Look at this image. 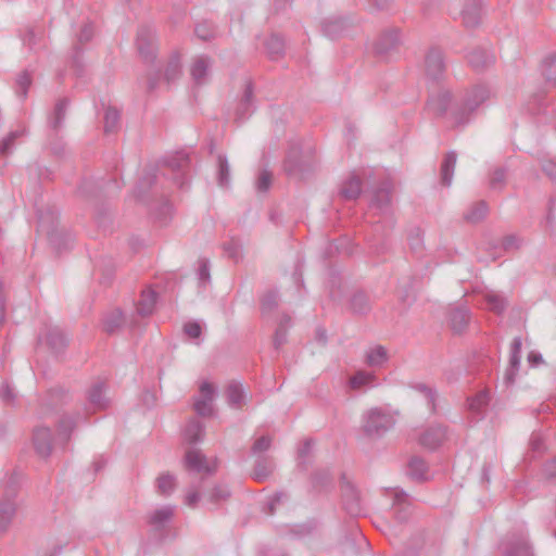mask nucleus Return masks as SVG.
<instances>
[{
    "mask_svg": "<svg viewBox=\"0 0 556 556\" xmlns=\"http://www.w3.org/2000/svg\"><path fill=\"white\" fill-rule=\"evenodd\" d=\"M491 96L488 87L478 85L467 91L462 105L453 112L454 126L466 125L471 117V114L484 103Z\"/></svg>",
    "mask_w": 556,
    "mask_h": 556,
    "instance_id": "f257e3e1",
    "label": "nucleus"
},
{
    "mask_svg": "<svg viewBox=\"0 0 556 556\" xmlns=\"http://www.w3.org/2000/svg\"><path fill=\"white\" fill-rule=\"evenodd\" d=\"M395 425L393 415L381 408L374 407L363 415V432L369 438L384 435Z\"/></svg>",
    "mask_w": 556,
    "mask_h": 556,
    "instance_id": "f03ea898",
    "label": "nucleus"
},
{
    "mask_svg": "<svg viewBox=\"0 0 556 556\" xmlns=\"http://www.w3.org/2000/svg\"><path fill=\"white\" fill-rule=\"evenodd\" d=\"M401 45V30L395 27L388 28L381 31L372 42V52L377 58L387 60L399 50Z\"/></svg>",
    "mask_w": 556,
    "mask_h": 556,
    "instance_id": "7ed1b4c3",
    "label": "nucleus"
},
{
    "mask_svg": "<svg viewBox=\"0 0 556 556\" xmlns=\"http://www.w3.org/2000/svg\"><path fill=\"white\" fill-rule=\"evenodd\" d=\"M17 488L14 481H10L5 488L3 496L0 500V533L9 530L17 510L18 503Z\"/></svg>",
    "mask_w": 556,
    "mask_h": 556,
    "instance_id": "20e7f679",
    "label": "nucleus"
},
{
    "mask_svg": "<svg viewBox=\"0 0 556 556\" xmlns=\"http://www.w3.org/2000/svg\"><path fill=\"white\" fill-rule=\"evenodd\" d=\"M164 165L173 174V180L179 188H185L189 182L190 157L185 151H178L164 159Z\"/></svg>",
    "mask_w": 556,
    "mask_h": 556,
    "instance_id": "39448f33",
    "label": "nucleus"
},
{
    "mask_svg": "<svg viewBox=\"0 0 556 556\" xmlns=\"http://www.w3.org/2000/svg\"><path fill=\"white\" fill-rule=\"evenodd\" d=\"M443 51L438 47L430 48L425 55V75L431 81H440L445 75Z\"/></svg>",
    "mask_w": 556,
    "mask_h": 556,
    "instance_id": "423d86ee",
    "label": "nucleus"
},
{
    "mask_svg": "<svg viewBox=\"0 0 556 556\" xmlns=\"http://www.w3.org/2000/svg\"><path fill=\"white\" fill-rule=\"evenodd\" d=\"M106 383L102 380L94 381L86 392L88 401L87 412L94 413L106 409L110 400L106 397Z\"/></svg>",
    "mask_w": 556,
    "mask_h": 556,
    "instance_id": "0eeeda50",
    "label": "nucleus"
},
{
    "mask_svg": "<svg viewBox=\"0 0 556 556\" xmlns=\"http://www.w3.org/2000/svg\"><path fill=\"white\" fill-rule=\"evenodd\" d=\"M200 394L193 403V409L201 417H210L214 413L213 401L216 390L210 382H202L200 386Z\"/></svg>",
    "mask_w": 556,
    "mask_h": 556,
    "instance_id": "6e6552de",
    "label": "nucleus"
},
{
    "mask_svg": "<svg viewBox=\"0 0 556 556\" xmlns=\"http://www.w3.org/2000/svg\"><path fill=\"white\" fill-rule=\"evenodd\" d=\"M155 34L149 26H142L137 34V49L140 56L146 62H151L155 58Z\"/></svg>",
    "mask_w": 556,
    "mask_h": 556,
    "instance_id": "1a4fd4ad",
    "label": "nucleus"
},
{
    "mask_svg": "<svg viewBox=\"0 0 556 556\" xmlns=\"http://www.w3.org/2000/svg\"><path fill=\"white\" fill-rule=\"evenodd\" d=\"M255 110L254 86L251 80H247L242 91V96L236 108V122L242 123L247 121Z\"/></svg>",
    "mask_w": 556,
    "mask_h": 556,
    "instance_id": "9d476101",
    "label": "nucleus"
},
{
    "mask_svg": "<svg viewBox=\"0 0 556 556\" xmlns=\"http://www.w3.org/2000/svg\"><path fill=\"white\" fill-rule=\"evenodd\" d=\"M185 466L188 470L213 475L216 471V464L210 465L205 455L200 450H189L185 455Z\"/></svg>",
    "mask_w": 556,
    "mask_h": 556,
    "instance_id": "9b49d317",
    "label": "nucleus"
},
{
    "mask_svg": "<svg viewBox=\"0 0 556 556\" xmlns=\"http://www.w3.org/2000/svg\"><path fill=\"white\" fill-rule=\"evenodd\" d=\"M212 63V59L204 54L193 59L190 65V75L194 85L202 86L208 81Z\"/></svg>",
    "mask_w": 556,
    "mask_h": 556,
    "instance_id": "f8f14e48",
    "label": "nucleus"
},
{
    "mask_svg": "<svg viewBox=\"0 0 556 556\" xmlns=\"http://www.w3.org/2000/svg\"><path fill=\"white\" fill-rule=\"evenodd\" d=\"M522 341L520 337L514 338L510 345L509 364L505 371L504 380L506 384H513L520 368V353Z\"/></svg>",
    "mask_w": 556,
    "mask_h": 556,
    "instance_id": "ddd939ff",
    "label": "nucleus"
},
{
    "mask_svg": "<svg viewBox=\"0 0 556 556\" xmlns=\"http://www.w3.org/2000/svg\"><path fill=\"white\" fill-rule=\"evenodd\" d=\"M33 443L37 454L41 457L50 456L52 452V432L48 427H37L33 433Z\"/></svg>",
    "mask_w": 556,
    "mask_h": 556,
    "instance_id": "4468645a",
    "label": "nucleus"
},
{
    "mask_svg": "<svg viewBox=\"0 0 556 556\" xmlns=\"http://www.w3.org/2000/svg\"><path fill=\"white\" fill-rule=\"evenodd\" d=\"M446 438V429L443 426L434 425L427 428L419 437V443L429 450L439 447Z\"/></svg>",
    "mask_w": 556,
    "mask_h": 556,
    "instance_id": "2eb2a0df",
    "label": "nucleus"
},
{
    "mask_svg": "<svg viewBox=\"0 0 556 556\" xmlns=\"http://www.w3.org/2000/svg\"><path fill=\"white\" fill-rule=\"evenodd\" d=\"M393 185L390 180H383L374 192L371 205L381 212H388L391 206Z\"/></svg>",
    "mask_w": 556,
    "mask_h": 556,
    "instance_id": "dca6fc26",
    "label": "nucleus"
},
{
    "mask_svg": "<svg viewBox=\"0 0 556 556\" xmlns=\"http://www.w3.org/2000/svg\"><path fill=\"white\" fill-rule=\"evenodd\" d=\"M79 418H80L79 414H74V415L64 414L61 416V418L59 419L58 425H56V430H58L59 441L62 444L65 445L68 443V441L71 439V434L74 431V429L77 427Z\"/></svg>",
    "mask_w": 556,
    "mask_h": 556,
    "instance_id": "f3484780",
    "label": "nucleus"
},
{
    "mask_svg": "<svg viewBox=\"0 0 556 556\" xmlns=\"http://www.w3.org/2000/svg\"><path fill=\"white\" fill-rule=\"evenodd\" d=\"M451 100L452 94L448 90H440L437 94H433L428 99V110L435 116H444L447 112Z\"/></svg>",
    "mask_w": 556,
    "mask_h": 556,
    "instance_id": "a211bd4d",
    "label": "nucleus"
},
{
    "mask_svg": "<svg viewBox=\"0 0 556 556\" xmlns=\"http://www.w3.org/2000/svg\"><path fill=\"white\" fill-rule=\"evenodd\" d=\"M274 469L275 462L273 457L266 455L256 456L252 478L257 482H263L271 476Z\"/></svg>",
    "mask_w": 556,
    "mask_h": 556,
    "instance_id": "6ab92c4d",
    "label": "nucleus"
},
{
    "mask_svg": "<svg viewBox=\"0 0 556 556\" xmlns=\"http://www.w3.org/2000/svg\"><path fill=\"white\" fill-rule=\"evenodd\" d=\"M283 167L286 173L290 176L300 175L305 170L306 165L301 159V150L298 144L289 149Z\"/></svg>",
    "mask_w": 556,
    "mask_h": 556,
    "instance_id": "aec40b11",
    "label": "nucleus"
},
{
    "mask_svg": "<svg viewBox=\"0 0 556 556\" xmlns=\"http://www.w3.org/2000/svg\"><path fill=\"white\" fill-rule=\"evenodd\" d=\"M348 20L342 16H331L321 22V30L325 36L336 39L348 28Z\"/></svg>",
    "mask_w": 556,
    "mask_h": 556,
    "instance_id": "412c9836",
    "label": "nucleus"
},
{
    "mask_svg": "<svg viewBox=\"0 0 556 556\" xmlns=\"http://www.w3.org/2000/svg\"><path fill=\"white\" fill-rule=\"evenodd\" d=\"M470 312L466 306H457L450 311L448 323L455 333H462L468 326Z\"/></svg>",
    "mask_w": 556,
    "mask_h": 556,
    "instance_id": "4be33fe9",
    "label": "nucleus"
},
{
    "mask_svg": "<svg viewBox=\"0 0 556 556\" xmlns=\"http://www.w3.org/2000/svg\"><path fill=\"white\" fill-rule=\"evenodd\" d=\"M227 403L230 407L241 409L245 405L247 393L241 383L231 381L225 390Z\"/></svg>",
    "mask_w": 556,
    "mask_h": 556,
    "instance_id": "5701e85b",
    "label": "nucleus"
},
{
    "mask_svg": "<svg viewBox=\"0 0 556 556\" xmlns=\"http://www.w3.org/2000/svg\"><path fill=\"white\" fill-rule=\"evenodd\" d=\"M481 15L482 2L480 0H470L462 11L463 22L467 28L478 26L481 21Z\"/></svg>",
    "mask_w": 556,
    "mask_h": 556,
    "instance_id": "b1692460",
    "label": "nucleus"
},
{
    "mask_svg": "<svg viewBox=\"0 0 556 556\" xmlns=\"http://www.w3.org/2000/svg\"><path fill=\"white\" fill-rule=\"evenodd\" d=\"M343 506L348 514L358 516L362 511L359 494L357 490L350 483L343 488Z\"/></svg>",
    "mask_w": 556,
    "mask_h": 556,
    "instance_id": "393cba45",
    "label": "nucleus"
},
{
    "mask_svg": "<svg viewBox=\"0 0 556 556\" xmlns=\"http://www.w3.org/2000/svg\"><path fill=\"white\" fill-rule=\"evenodd\" d=\"M157 300V293L151 288L142 290L136 311L141 317H148L153 314Z\"/></svg>",
    "mask_w": 556,
    "mask_h": 556,
    "instance_id": "a878e982",
    "label": "nucleus"
},
{
    "mask_svg": "<svg viewBox=\"0 0 556 556\" xmlns=\"http://www.w3.org/2000/svg\"><path fill=\"white\" fill-rule=\"evenodd\" d=\"M456 162L457 154L455 151H450L444 155L440 168V180L442 186H451Z\"/></svg>",
    "mask_w": 556,
    "mask_h": 556,
    "instance_id": "bb28decb",
    "label": "nucleus"
},
{
    "mask_svg": "<svg viewBox=\"0 0 556 556\" xmlns=\"http://www.w3.org/2000/svg\"><path fill=\"white\" fill-rule=\"evenodd\" d=\"M174 506L166 505L148 515V523L156 530H161L173 518Z\"/></svg>",
    "mask_w": 556,
    "mask_h": 556,
    "instance_id": "cd10ccee",
    "label": "nucleus"
},
{
    "mask_svg": "<svg viewBox=\"0 0 556 556\" xmlns=\"http://www.w3.org/2000/svg\"><path fill=\"white\" fill-rule=\"evenodd\" d=\"M468 62L476 71H482L494 62V56L482 48H476L468 54Z\"/></svg>",
    "mask_w": 556,
    "mask_h": 556,
    "instance_id": "c85d7f7f",
    "label": "nucleus"
},
{
    "mask_svg": "<svg viewBox=\"0 0 556 556\" xmlns=\"http://www.w3.org/2000/svg\"><path fill=\"white\" fill-rule=\"evenodd\" d=\"M125 323V317L119 308L106 313L103 317V330L108 334L117 332Z\"/></svg>",
    "mask_w": 556,
    "mask_h": 556,
    "instance_id": "c756f323",
    "label": "nucleus"
},
{
    "mask_svg": "<svg viewBox=\"0 0 556 556\" xmlns=\"http://www.w3.org/2000/svg\"><path fill=\"white\" fill-rule=\"evenodd\" d=\"M204 433L205 426L195 418L190 419L184 430L185 440L190 444H195L202 441Z\"/></svg>",
    "mask_w": 556,
    "mask_h": 556,
    "instance_id": "7c9ffc66",
    "label": "nucleus"
},
{
    "mask_svg": "<svg viewBox=\"0 0 556 556\" xmlns=\"http://www.w3.org/2000/svg\"><path fill=\"white\" fill-rule=\"evenodd\" d=\"M362 192V180L358 176L352 175L343 181L340 188V195L344 200H356Z\"/></svg>",
    "mask_w": 556,
    "mask_h": 556,
    "instance_id": "2f4dec72",
    "label": "nucleus"
},
{
    "mask_svg": "<svg viewBox=\"0 0 556 556\" xmlns=\"http://www.w3.org/2000/svg\"><path fill=\"white\" fill-rule=\"evenodd\" d=\"M265 49L271 60H277L285 54V40L279 35L273 34L266 40Z\"/></svg>",
    "mask_w": 556,
    "mask_h": 556,
    "instance_id": "473e14b6",
    "label": "nucleus"
},
{
    "mask_svg": "<svg viewBox=\"0 0 556 556\" xmlns=\"http://www.w3.org/2000/svg\"><path fill=\"white\" fill-rule=\"evenodd\" d=\"M68 104L70 100L67 98L60 99L55 103L53 115L49 121V125L53 130L56 131L62 126Z\"/></svg>",
    "mask_w": 556,
    "mask_h": 556,
    "instance_id": "72a5a7b5",
    "label": "nucleus"
},
{
    "mask_svg": "<svg viewBox=\"0 0 556 556\" xmlns=\"http://www.w3.org/2000/svg\"><path fill=\"white\" fill-rule=\"evenodd\" d=\"M46 341L54 352L63 351L67 344L66 336L58 328L50 329L47 332Z\"/></svg>",
    "mask_w": 556,
    "mask_h": 556,
    "instance_id": "f704fd0d",
    "label": "nucleus"
},
{
    "mask_svg": "<svg viewBox=\"0 0 556 556\" xmlns=\"http://www.w3.org/2000/svg\"><path fill=\"white\" fill-rule=\"evenodd\" d=\"M488 212H489V206H488L486 202L485 201H479V202L475 203L468 210V212L464 215V218L468 223L476 224V223H479L482 219H484L486 214H488Z\"/></svg>",
    "mask_w": 556,
    "mask_h": 556,
    "instance_id": "c9c22d12",
    "label": "nucleus"
},
{
    "mask_svg": "<svg viewBox=\"0 0 556 556\" xmlns=\"http://www.w3.org/2000/svg\"><path fill=\"white\" fill-rule=\"evenodd\" d=\"M217 182L220 187H228L230 182V166L226 155H217Z\"/></svg>",
    "mask_w": 556,
    "mask_h": 556,
    "instance_id": "e433bc0d",
    "label": "nucleus"
},
{
    "mask_svg": "<svg viewBox=\"0 0 556 556\" xmlns=\"http://www.w3.org/2000/svg\"><path fill=\"white\" fill-rule=\"evenodd\" d=\"M121 113L116 108L108 106L104 112V132L113 134L118 129Z\"/></svg>",
    "mask_w": 556,
    "mask_h": 556,
    "instance_id": "4c0bfd02",
    "label": "nucleus"
},
{
    "mask_svg": "<svg viewBox=\"0 0 556 556\" xmlns=\"http://www.w3.org/2000/svg\"><path fill=\"white\" fill-rule=\"evenodd\" d=\"M484 300L491 312L495 314H502L507 307L506 299L495 292H488L484 294Z\"/></svg>",
    "mask_w": 556,
    "mask_h": 556,
    "instance_id": "58836bf2",
    "label": "nucleus"
},
{
    "mask_svg": "<svg viewBox=\"0 0 556 556\" xmlns=\"http://www.w3.org/2000/svg\"><path fill=\"white\" fill-rule=\"evenodd\" d=\"M181 75V63L178 54H173L165 68V79L168 84L177 80Z\"/></svg>",
    "mask_w": 556,
    "mask_h": 556,
    "instance_id": "ea45409f",
    "label": "nucleus"
},
{
    "mask_svg": "<svg viewBox=\"0 0 556 556\" xmlns=\"http://www.w3.org/2000/svg\"><path fill=\"white\" fill-rule=\"evenodd\" d=\"M194 34L202 41H211L216 38V28L213 23L202 21L195 25Z\"/></svg>",
    "mask_w": 556,
    "mask_h": 556,
    "instance_id": "a19ab883",
    "label": "nucleus"
},
{
    "mask_svg": "<svg viewBox=\"0 0 556 556\" xmlns=\"http://www.w3.org/2000/svg\"><path fill=\"white\" fill-rule=\"evenodd\" d=\"M350 306L355 314H366L370 309L369 299L365 293L357 292L352 296Z\"/></svg>",
    "mask_w": 556,
    "mask_h": 556,
    "instance_id": "79ce46f5",
    "label": "nucleus"
},
{
    "mask_svg": "<svg viewBox=\"0 0 556 556\" xmlns=\"http://www.w3.org/2000/svg\"><path fill=\"white\" fill-rule=\"evenodd\" d=\"M387 359V350L381 345L369 350L366 354V363L371 367L381 366Z\"/></svg>",
    "mask_w": 556,
    "mask_h": 556,
    "instance_id": "37998d69",
    "label": "nucleus"
},
{
    "mask_svg": "<svg viewBox=\"0 0 556 556\" xmlns=\"http://www.w3.org/2000/svg\"><path fill=\"white\" fill-rule=\"evenodd\" d=\"M427 464L419 457H413L408 463V475L416 480H422L426 478Z\"/></svg>",
    "mask_w": 556,
    "mask_h": 556,
    "instance_id": "c03bdc74",
    "label": "nucleus"
},
{
    "mask_svg": "<svg viewBox=\"0 0 556 556\" xmlns=\"http://www.w3.org/2000/svg\"><path fill=\"white\" fill-rule=\"evenodd\" d=\"M488 392L480 391L475 396L468 399V409L473 414H480L488 405Z\"/></svg>",
    "mask_w": 556,
    "mask_h": 556,
    "instance_id": "a18cd8bd",
    "label": "nucleus"
},
{
    "mask_svg": "<svg viewBox=\"0 0 556 556\" xmlns=\"http://www.w3.org/2000/svg\"><path fill=\"white\" fill-rule=\"evenodd\" d=\"M507 177V169L505 167H496L490 175L489 186L492 190L501 191L505 184Z\"/></svg>",
    "mask_w": 556,
    "mask_h": 556,
    "instance_id": "49530a36",
    "label": "nucleus"
},
{
    "mask_svg": "<svg viewBox=\"0 0 556 556\" xmlns=\"http://www.w3.org/2000/svg\"><path fill=\"white\" fill-rule=\"evenodd\" d=\"M414 389L424 395L430 409L432 412H435V408H437L435 402H437V397H438L437 391L433 388H431L425 383H417L414 386Z\"/></svg>",
    "mask_w": 556,
    "mask_h": 556,
    "instance_id": "de8ad7c7",
    "label": "nucleus"
},
{
    "mask_svg": "<svg viewBox=\"0 0 556 556\" xmlns=\"http://www.w3.org/2000/svg\"><path fill=\"white\" fill-rule=\"evenodd\" d=\"M409 248L415 253H421L424 250V231L419 227H414L408 233Z\"/></svg>",
    "mask_w": 556,
    "mask_h": 556,
    "instance_id": "09e8293b",
    "label": "nucleus"
},
{
    "mask_svg": "<svg viewBox=\"0 0 556 556\" xmlns=\"http://www.w3.org/2000/svg\"><path fill=\"white\" fill-rule=\"evenodd\" d=\"M26 132L25 128L16 129L11 131L5 138H3L0 142V154L7 155L11 152L14 142L17 138H21Z\"/></svg>",
    "mask_w": 556,
    "mask_h": 556,
    "instance_id": "8fccbe9b",
    "label": "nucleus"
},
{
    "mask_svg": "<svg viewBox=\"0 0 556 556\" xmlns=\"http://www.w3.org/2000/svg\"><path fill=\"white\" fill-rule=\"evenodd\" d=\"M176 486V479L173 475L163 473L157 478V490L159 493L167 496L169 495Z\"/></svg>",
    "mask_w": 556,
    "mask_h": 556,
    "instance_id": "3c124183",
    "label": "nucleus"
},
{
    "mask_svg": "<svg viewBox=\"0 0 556 556\" xmlns=\"http://www.w3.org/2000/svg\"><path fill=\"white\" fill-rule=\"evenodd\" d=\"M278 306V293L276 291H267L261 299L262 314L271 313Z\"/></svg>",
    "mask_w": 556,
    "mask_h": 556,
    "instance_id": "603ef678",
    "label": "nucleus"
},
{
    "mask_svg": "<svg viewBox=\"0 0 556 556\" xmlns=\"http://www.w3.org/2000/svg\"><path fill=\"white\" fill-rule=\"evenodd\" d=\"M49 242L54 249L61 251L62 244L66 248L67 242L71 240V236L63 230L53 229L48 233Z\"/></svg>",
    "mask_w": 556,
    "mask_h": 556,
    "instance_id": "864d4df0",
    "label": "nucleus"
},
{
    "mask_svg": "<svg viewBox=\"0 0 556 556\" xmlns=\"http://www.w3.org/2000/svg\"><path fill=\"white\" fill-rule=\"evenodd\" d=\"M543 75L545 79L556 86V54L547 56L543 63Z\"/></svg>",
    "mask_w": 556,
    "mask_h": 556,
    "instance_id": "5fc2aeb1",
    "label": "nucleus"
},
{
    "mask_svg": "<svg viewBox=\"0 0 556 556\" xmlns=\"http://www.w3.org/2000/svg\"><path fill=\"white\" fill-rule=\"evenodd\" d=\"M273 438L268 434L257 438L251 446V452L255 456L263 455L271 447Z\"/></svg>",
    "mask_w": 556,
    "mask_h": 556,
    "instance_id": "6e6d98bb",
    "label": "nucleus"
},
{
    "mask_svg": "<svg viewBox=\"0 0 556 556\" xmlns=\"http://www.w3.org/2000/svg\"><path fill=\"white\" fill-rule=\"evenodd\" d=\"M375 379V375L367 371H357L350 379L352 389H359L364 386L370 384Z\"/></svg>",
    "mask_w": 556,
    "mask_h": 556,
    "instance_id": "4d7b16f0",
    "label": "nucleus"
},
{
    "mask_svg": "<svg viewBox=\"0 0 556 556\" xmlns=\"http://www.w3.org/2000/svg\"><path fill=\"white\" fill-rule=\"evenodd\" d=\"M30 85H31L30 73L27 71H23L17 76V79H16V86H17L16 93L21 98L25 99L27 97V92H28Z\"/></svg>",
    "mask_w": 556,
    "mask_h": 556,
    "instance_id": "13d9d810",
    "label": "nucleus"
},
{
    "mask_svg": "<svg viewBox=\"0 0 556 556\" xmlns=\"http://www.w3.org/2000/svg\"><path fill=\"white\" fill-rule=\"evenodd\" d=\"M504 553L508 556H532L530 546L527 542L523 541L509 546H505Z\"/></svg>",
    "mask_w": 556,
    "mask_h": 556,
    "instance_id": "bf43d9fd",
    "label": "nucleus"
},
{
    "mask_svg": "<svg viewBox=\"0 0 556 556\" xmlns=\"http://www.w3.org/2000/svg\"><path fill=\"white\" fill-rule=\"evenodd\" d=\"M156 180L154 173H147L138 182L136 188V195L141 199L146 191L150 189Z\"/></svg>",
    "mask_w": 556,
    "mask_h": 556,
    "instance_id": "052dcab7",
    "label": "nucleus"
},
{
    "mask_svg": "<svg viewBox=\"0 0 556 556\" xmlns=\"http://www.w3.org/2000/svg\"><path fill=\"white\" fill-rule=\"evenodd\" d=\"M92 37H93V26L91 23H87L83 26V28L80 29V31L78 34V37H77L78 45L75 46V50L77 52H79L81 49L80 46L90 41Z\"/></svg>",
    "mask_w": 556,
    "mask_h": 556,
    "instance_id": "680f3d73",
    "label": "nucleus"
},
{
    "mask_svg": "<svg viewBox=\"0 0 556 556\" xmlns=\"http://www.w3.org/2000/svg\"><path fill=\"white\" fill-rule=\"evenodd\" d=\"M273 175L268 170H262L256 180V189L260 192H266L270 188Z\"/></svg>",
    "mask_w": 556,
    "mask_h": 556,
    "instance_id": "e2e57ef3",
    "label": "nucleus"
},
{
    "mask_svg": "<svg viewBox=\"0 0 556 556\" xmlns=\"http://www.w3.org/2000/svg\"><path fill=\"white\" fill-rule=\"evenodd\" d=\"M230 496V492L226 485H216L210 493V501L218 503L226 501Z\"/></svg>",
    "mask_w": 556,
    "mask_h": 556,
    "instance_id": "0e129e2a",
    "label": "nucleus"
},
{
    "mask_svg": "<svg viewBox=\"0 0 556 556\" xmlns=\"http://www.w3.org/2000/svg\"><path fill=\"white\" fill-rule=\"evenodd\" d=\"M287 332L288 330L283 323H279L274 334V346L276 350H279L286 343Z\"/></svg>",
    "mask_w": 556,
    "mask_h": 556,
    "instance_id": "69168bd1",
    "label": "nucleus"
},
{
    "mask_svg": "<svg viewBox=\"0 0 556 556\" xmlns=\"http://www.w3.org/2000/svg\"><path fill=\"white\" fill-rule=\"evenodd\" d=\"M521 243H522V240L519 237H517L515 235H509L503 239L502 248L507 252L516 251L521 247Z\"/></svg>",
    "mask_w": 556,
    "mask_h": 556,
    "instance_id": "338daca9",
    "label": "nucleus"
},
{
    "mask_svg": "<svg viewBox=\"0 0 556 556\" xmlns=\"http://www.w3.org/2000/svg\"><path fill=\"white\" fill-rule=\"evenodd\" d=\"M224 250L227 253V255L230 258H232L235 262H238V260L241 256V247L235 240H230L229 242H226L224 244Z\"/></svg>",
    "mask_w": 556,
    "mask_h": 556,
    "instance_id": "774afa93",
    "label": "nucleus"
}]
</instances>
